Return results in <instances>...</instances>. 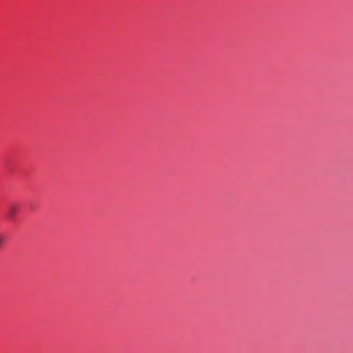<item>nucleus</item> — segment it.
<instances>
[{
	"label": "nucleus",
	"instance_id": "1",
	"mask_svg": "<svg viewBox=\"0 0 353 353\" xmlns=\"http://www.w3.org/2000/svg\"><path fill=\"white\" fill-rule=\"evenodd\" d=\"M18 208L16 205H12L9 208L8 215L10 218H13L17 212Z\"/></svg>",
	"mask_w": 353,
	"mask_h": 353
},
{
	"label": "nucleus",
	"instance_id": "2",
	"mask_svg": "<svg viewBox=\"0 0 353 353\" xmlns=\"http://www.w3.org/2000/svg\"><path fill=\"white\" fill-rule=\"evenodd\" d=\"M6 241V236L4 234L0 233V249L3 246Z\"/></svg>",
	"mask_w": 353,
	"mask_h": 353
}]
</instances>
